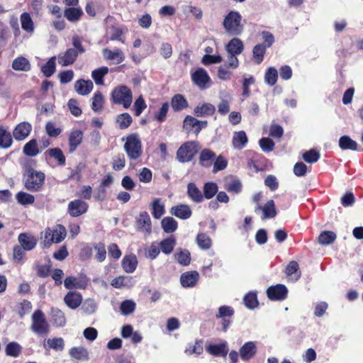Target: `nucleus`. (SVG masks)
I'll return each mask as SVG.
<instances>
[{"label": "nucleus", "instance_id": "1", "mask_svg": "<svg viewBox=\"0 0 363 363\" xmlns=\"http://www.w3.org/2000/svg\"><path fill=\"white\" fill-rule=\"evenodd\" d=\"M72 41V48L58 55V63L62 67L72 65L76 61L77 56L85 52L82 40L77 35L73 36Z\"/></svg>", "mask_w": 363, "mask_h": 363}, {"label": "nucleus", "instance_id": "2", "mask_svg": "<svg viewBox=\"0 0 363 363\" xmlns=\"http://www.w3.org/2000/svg\"><path fill=\"white\" fill-rule=\"evenodd\" d=\"M242 17L238 11H230L224 18L223 26L225 32L232 36H239L244 30Z\"/></svg>", "mask_w": 363, "mask_h": 363}, {"label": "nucleus", "instance_id": "3", "mask_svg": "<svg viewBox=\"0 0 363 363\" xmlns=\"http://www.w3.org/2000/svg\"><path fill=\"white\" fill-rule=\"evenodd\" d=\"M125 141L123 146L128 158L135 160L140 158L143 154L142 143L137 133H132L122 138Z\"/></svg>", "mask_w": 363, "mask_h": 363}, {"label": "nucleus", "instance_id": "4", "mask_svg": "<svg viewBox=\"0 0 363 363\" xmlns=\"http://www.w3.org/2000/svg\"><path fill=\"white\" fill-rule=\"evenodd\" d=\"M45 179V175L43 172L28 168L24 174V186L28 191H38L42 189Z\"/></svg>", "mask_w": 363, "mask_h": 363}, {"label": "nucleus", "instance_id": "5", "mask_svg": "<svg viewBox=\"0 0 363 363\" xmlns=\"http://www.w3.org/2000/svg\"><path fill=\"white\" fill-rule=\"evenodd\" d=\"M111 99L114 104L123 105V108H128L133 101V94L127 86L121 85L112 91Z\"/></svg>", "mask_w": 363, "mask_h": 363}, {"label": "nucleus", "instance_id": "6", "mask_svg": "<svg viewBox=\"0 0 363 363\" xmlns=\"http://www.w3.org/2000/svg\"><path fill=\"white\" fill-rule=\"evenodd\" d=\"M31 321L30 329L35 334L44 335L50 332V325L42 311H35L32 315Z\"/></svg>", "mask_w": 363, "mask_h": 363}, {"label": "nucleus", "instance_id": "7", "mask_svg": "<svg viewBox=\"0 0 363 363\" xmlns=\"http://www.w3.org/2000/svg\"><path fill=\"white\" fill-rule=\"evenodd\" d=\"M198 150L199 145L196 142H186L177 150V159L182 163L190 162L198 152Z\"/></svg>", "mask_w": 363, "mask_h": 363}, {"label": "nucleus", "instance_id": "8", "mask_svg": "<svg viewBox=\"0 0 363 363\" xmlns=\"http://www.w3.org/2000/svg\"><path fill=\"white\" fill-rule=\"evenodd\" d=\"M89 279L84 274L77 276H69L65 278L64 286L67 289H84L87 287Z\"/></svg>", "mask_w": 363, "mask_h": 363}, {"label": "nucleus", "instance_id": "9", "mask_svg": "<svg viewBox=\"0 0 363 363\" xmlns=\"http://www.w3.org/2000/svg\"><path fill=\"white\" fill-rule=\"evenodd\" d=\"M66 235L65 228L62 225H57L52 229L48 228L46 230L45 238L49 243H58L65 239Z\"/></svg>", "mask_w": 363, "mask_h": 363}, {"label": "nucleus", "instance_id": "10", "mask_svg": "<svg viewBox=\"0 0 363 363\" xmlns=\"http://www.w3.org/2000/svg\"><path fill=\"white\" fill-rule=\"evenodd\" d=\"M89 204L82 199L71 201L67 206V212L72 217H79L88 211Z\"/></svg>", "mask_w": 363, "mask_h": 363}, {"label": "nucleus", "instance_id": "11", "mask_svg": "<svg viewBox=\"0 0 363 363\" xmlns=\"http://www.w3.org/2000/svg\"><path fill=\"white\" fill-rule=\"evenodd\" d=\"M192 81L201 89H205L211 86V78L207 72L203 68H199L191 74Z\"/></svg>", "mask_w": 363, "mask_h": 363}, {"label": "nucleus", "instance_id": "12", "mask_svg": "<svg viewBox=\"0 0 363 363\" xmlns=\"http://www.w3.org/2000/svg\"><path fill=\"white\" fill-rule=\"evenodd\" d=\"M258 211H262V219L263 220L273 218L277 214L275 207V203L273 200L267 201V202L264 206H262L260 204L256 205L255 208V212L257 213Z\"/></svg>", "mask_w": 363, "mask_h": 363}, {"label": "nucleus", "instance_id": "13", "mask_svg": "<svg viewBox=\"0 0 363 363\" xmlns=\"http://www.w3.org/2000/svg\"><path fill=\"white\" fill-rule=\"evenodd\" d=\"M136 227L138 230L150 234L152 232V222L147 212L143 211L136 218Z\"/></svg>", "mask_w": 363, "mask_h": 363}, {"label": "nucleus", "instance_id": "14", "mask_svg": "<svg viewBox=\"0 0 363 363\" xmlns=\"http://www.w3.org/2000/svg\"><path fill=\"white\" fill-rule=\"evenodd\" d=\"M32 130V125L28 122H21L13 130V136L16 140H23L28 138Z\"/></svg>", "mask_w": 363, "mask_h": 363}, {"label": "nucleus", "instance_id": "15", "mask_svg": "<svg viewBox=\"0 0 363 363\" xmlns=\"http://www.w3.org/2000/svg\"><path fill=\"white\" fill-rule=\"evenodd\" d=\"M199 274L196 271L183 273L180 277V282L184 287H194L199 281Z\"/></svg>", "mask_w": 363, "mask_h": 363}, {"label": "nucleus", "instance_id": "16", "mask_svg": "<svg viewBox=\"0 0 363 363\" xmlns=\"http://www.w3.org/2000/svg\"><path fill=\"white\" fill-rule=\"evenodd\" d=\"M170 213L174 216L183 220L189 218L192 214L191 208L186 204H179L172 207Z\"/></svg>", "mask_w": 363, "mask_h": 363}, {"label": "nucleus", "instance_id": "17", "mask_svg": "<svg viewBox=\"0 0 363 363\" xmlns=\"http://www.w3.org/2000/svg\"><path fill=\"white\" fill-rule=\"evenodd\" d=\"M18 240L21 245L20 246L27 251L35 248L37 244V240L34 236L25 233L19 234Z\"/></svg>", "mask_w": 363, "mask_h": 363}, {"label": "nucleus", "instance_id": "18", "mask_svg": "<svg viewBox=\"0 0 363 363\" xmlns=\"http://www.w3.org/2000/svg\"><path fill=\"white\" fill-rule=\"evenodd\" d=\"M244 50V45L242 41L238 38H233L225 45V50L230 55H240Z\"/></svg>", "mask_w": 363, "mask_h": 363}, {"label": "nucleus", "instance_id": "19", "mask_svg": "<svg viewBox=\"0 0 363 363\" xmlns=\"http://www.w3.org/2000/svg\"><path fill=\"white\" fill-rule=\"evenodd\" d=\"M257 351L255 342H247L240 349V355L242 360H249L254 357Z\"/></svg>", "mask_w": 363, "mask_h": 363}, {"label": "nucleus", "instance_id": "20", "mask_svg": "<svg viewBox=\"0 0 363 363\" xmlns=\"http://www.w3.org/2000/svg\"><path fill=\"white\" fill-rule=\"evenodd\" d=\"M216 111V107L208 103L199 104L194 108V113L196 117H206L212 116Z\"/></svg>", "mask_w": 363, "mask_h": 363}, {"label": "nucleus", "instance_id": "21", "mask_svg": "<svg viewBox=\"0 0 363 363\" xmlns=\"http://www.w3.org/2000/svg\"><path fill=\"white\" fill-rule=\"evenodd\" d=\"M50 322L54 326L60 328L66 324V318L61 310L57 308H52L50 311Z\"/></svg>", "mask_w": 363, "mask_h": 363}, {"label": "nucleus", "instance_id": "22", "mask_svg": "<svg viewBox=\"0 0 363 363\" xmlns=\"http://www.w3.org/2000/svg\"><path fill=\"white\" fill-rule=\"evenodd\" d=\"M137 257L133 255H125L122 259V267L126 273L130 274L135 272L138 266Z\"/></svg>", "mask_w": 363, "mask_h": 363}, {"label": "nucleus", "instance_id": "23", "mask_svg": "<svg viewBox=\"0 0 363 363\" xmlns=\"http://www.w3.org/2000/svg\"><path fill=\"white\" fill-rule=\"evenodd\" d=\"M94 84L91 80L79 79L74 83V89L80 95H88L93 89Z\"/></svg>", "mask_w": 363, "mask_h": 363}, {"label": "nucleus", "instance_id": "24", "mask_svg": "<svg viewBox=\"0 0 363 363\" xmlns=\"http://www.w3.org/2000/svg\"><path fill=\"white\" fill-rule=\"evenodd\" d=\"M285 274L289 279L297 281L301 274L298 262L291 261L285 269Z\"/></svg>", "mask_w": 363, "mask_h": 363}, {"label": "nucleus", "instance_id": "25", "mask_svg": "<svg viewBox=\"0 0 363 363\" xmlns=\"http://www.w3.org/2000/svg\"><path fill=\"white\" fill-rule=\"evenodd\" d=\"M187 195L189 198L195 203H201L203 201V196L201 191L196 186V184L191 182L187 185Z\"/></svg>", "mask_w": 363, "mask_h": 363}, {"label": "nucleus", "instance_id": "26", "mask_svg": "<svg viewBox=\"0 0 363 363\" xmlns=\"http://www.w3.org/2000/svg\"><path fill=\"white\" fill-rule=\"evenodd\" d=\"M104 57L108 60H116L117 64H120L125 60L123 52L118 48L113 50L108 48L103 50Z\"/></svg>", "mask_w": 363, "mask_h": 363}, {"label": "nucleus", "instance_id": "27", "mask_svg": "<svg viewBox=\"0 0 363 363\" xmlns=\"http://www.w3.org/2000/svg\"><path fill=\"white\" fill-rule=\"evenodd\" d=\"M20 21L22 29L30 35L33 34L35 26L30 15L27 12L23 13L20 16Z\"/></svg>", "mask_w": 363, "mask_h": 363}, {"label": "nucleus", "instance_id": "28", "mask_svg": "<svg viewBox=\"0 0 363 363\" xmlns=\"http://www.w3.org/2000/svg\"><path fill=\"white\" fill-rule=\"evenodd\" d=\"M12 68L16 71L28 72L31 69V65L27 58L20 56L13 60Z\"/></svg>", "mask_w": 363, "mask_h": 363}, {"label": "nucleus", "instance_id": "29", "mask_svg": "<svg viewBox=\"0 0 363 363\" xmlns=\"http://www.w3.org/2000/svg\"><path fill=\"white\" fill-rule=\"evenodd\" d=\"M83 133L79 130H74L71 132L69 138V152H73L81 144Z\"/></svg>", "mask_w": 363, "mask_h": 363}, {"label": "nucleus", "instance_id": "30", "mask_svg": "<svg viewBox=\"0 0 363 363\" xmlns=\"http://www.w3.org/2000/svg\"><path fill=\"white\" fill-rule=\"evenodd\" d=\"M216 157V154L209 149H203L199 156V162L201 165L205 167L211 166L213 161Z\"/></svg>", "mask_w": 363, "mask_h": 363}, {"label": "nucleus", "instance_id": "31", "mask_svg": "<svg viewBox=\"0 0 363 363\" xmlns=\"http://www.w3.org/2000/svg\"><path fill=\"white\" fill-rule=\"evenodd\" d=\"M206 350L212 355L223 357H225L228 352L227 343L225 342L220 344L210 345L206 348Z\"/></svg>", "mask_w": 363, "mask_h": 363}, {"label": "nucleus", "instance_id": "32", "mask_svg": "<svg viewBox=\"0 0 363 363\" xmlns=\"http://www.w3.org/2000/svg\"><path fill=\"white\" fill-rule=\"evenodd\" d=\"M339 146L343 150H359L358 144L348 135H343L339 139Z\"/></svg>", "mask_w": 363, "mask_h": 363}, {"label": "nucleus", "instance_id": "33", "mask_svg": "<svg viewBox=\"0 0 363 363\" xmlns=\"http://www.w3.org/2000/svg\"><path fill=\"white\" fill-rule=\"evenodd\" d=\"M233 145L235 149H242L247 143V137L244 131L235 132L233 137Z\"/></svg>", "mask_w": 363, "mask_h": 363}, {"label": "nucleus", "instance_id": "34", "mask_svg": "<svg viewBox=\"0 0 363 363\" xmlns=\"http://www.w3.org/2000/svg\"><path fill=\"white\" fill-rule=\"evenodd\" d=\"M171 105L174 111H180L188 107L189 104L183 95L178 94L172 97Z\"/></svg>", "mask_w": 363, "mask_h": 363}, {"label": "nucleus", "instance_id": "35", "mask_svg": "<svg viewBox=\"0 0 363 363\" xmlns=\"http://www.w3.org/2000/svg\"><path fill=\"white\" fill-rule=\"evenodd\" d=\"M107 67H101L91 72V77L96 85H104V77L108 73Z\"/></svg>", "mask_w": 363, "mask_h": 363}, {"label": "nucleus", "instance_id": "36", "mask_svg": "<svg viewBox=\"0 0 363 363\" xmlns=\"http://www.w3.org/2000/svg\"><path fill=\"white\" fill-rule=\"evenodd\" d=\"M13 143L11 134L3 126L0 125V147L9 148Z\"/></svg>", "mask_w": 363, "mask_h": 363}, {"label": "nucleus", "instance_id": "37", "mask_svg": "<svg viewBox=\"0 0 363 363\" xmlns=\"http://www.w3.org/2000/svg\"><path fill=\"white\" fill-rule=\"evenodd\" d=\"M69 354L72 358L77 360L86 361L89 359L88 352L83 347H72L69 350Z\"/></svg>", "mask_w": 363, "mask_h": 363}, {"label": "nucleus", "instance_id": "38", "mask_svg": "<svg viewBox=\"0 0 363 363\" xmlns=\"http://www.w3.org/2000/svg\"><path fill=\"white\" fill-rule=\"evenodd\" d=\"M83 14L80 8L71 7L65 10V17L70 22H77Z\"/></svg>", "mask_w": 363, "mask_h": 363}, {"label": "nucleus", "instance_id": "39", "mask_svg": "<svg viewBox=\"0 0 363 363\" xmlns=\"http://www.w3.org/2000/svg\"><path fill=\"white\" fill-rule=\"evenodd\" d=\"M44 347L56 351H62L65 347L64 340L62 337L49 338L44 344Z\"/></svg>", "mask_w": 363, "mask_h": 363}, {"label": "nucleus", "instance_id": "40", "mask_svg": "<svg viewBox=\"0 0 363 363\" xmlns=\"http://www.w3.org/2000/svg\"><path fill=\"white\" fill-rule=\"evenodd\" d=\"M56 70V57H50L48 61L42 66L41 72L46 77H50Z\"/></svg>", "mask_w": 363, "mask_h": 363}, {"label": "nucleus", "instance_id": "41", "mask_svg": "<svg viewBox=\"0 0 363 363\" xmlns=\"http://www.w3.org/2000/svg\"><path fill=\"white\" fill-rule=\"evenodd\" d=\"M174 257L181 265L187 266L191 262V254L187 250H178L175 253Z\"/></svg>", "mask_w": 363, "mask_h": 363}, {"label": "nucleus", "instance_id": "42", "mask_svg": "<svg viewBox=\"0 0 363 363\" xmlns=\"http://www.w3.org/2000/svg\"><path fill=\"white\" fill-rule=\"evenodd\" d=\"M196 241L198 246L204 250L210 249L212 245L211 238L203 233H199L197 235Z\"/></svg>", "mask_w": 363, "mask_h": 363}, {"label": "nucleus", "instance_id": "43", "mask_svg": "<svg viewBox=\"0 0 363 363\" xmlns=\"http://www.w3.org/2000/svg\"><path fill=\"white\" fill-rule=\"evenodd\" d=\"M162 228L165 233H171L174 232L177 227V222L172 217H165L161 222Z\"/></svg>", "mask_w": 363, "mask_h": 363}, {"label": "nucleus", "instance_id": "44", "mask_svg": "<svg viewBox=\"0 0 363 363\" xmlns=\"http://www.w3.org/2000/svg\"><path fill=\"white\" fill-rule=\"evenodd\" d=\"M152 213L155 218H160L164 213V205L160 199H155L152 204Z\"/></svg>", "mask_w": 363, "mask_h": 363}, {"label": "nucleus", "instance_id": "45", "mask_svg": "<svg viewBox=\"0 0 363 363\" xmlns=\"http://www.w3.org/2000/svg\"><path fill=\"white\" fill-rule=\"evenodd\" d=\"M218 185L214 182H206L203 185V199H212L218 192Z\"/></svg>", "mask_w": 363, "mask_h": 363}, {"label": "nucleus", "instance_id": "46", "mask_svg": "<svg viewBox=\"0 0 363 363\" xmlns=\"http://www.w3.org/2000/svg\"><path fill=\"white\" fill-rule=\"evenodd\" d=\"M113 179L110 174H108L104 177V178L102 179V181L101 182V184H100V186L99 189V194L96 196V198L98 200L102 201L104 199L105 194H106L105 187L110 186L113 183Z\"/></svg>", "mask_w": 363, "mask_h": 363}, {"label": "nucleus", "instance_id": "47", "mask_svg": "<svg viewBox=\"0 0 363 363\" xmlns=\"http://www.w3.org/2000/svg\"><path fill=\"white\" fill-rule=\"evenodd\" d=\"M116 121L119 128L126 129L132 123L133 119L129 113H123L117 116Z\"/></svg>", "mask_w": 363, "mask_h": 363}, {"label": "nucleus", "instance_id": "48", "mask_svg": "<svg viewBox=\"0 0 363 363\" xmlns=\"http://www.w3.org/2000/svg\"><path fill=\"white\" fill-rule=\"evenodd\" d=\"M203 351L202 342L199 340L195 341L194 343H189L185 350L184 352L187 355L196 354L199 355Z\"/></svg>", "mask_w": 363, "mask_h": 363}, {"label": "nucleus", "instance_id": "49", "mask_svg": "<svg viewBox=\"0 0 363 363\" xmlns=\"http://www.w3.org/2000/svg\"><path fill=\"white\" fill-rule=\"evenodd\" d=\"M23 152L27 156H36L39 153L37 140L32 139L28 143H27L23 147Z\"/></svg>", "mask_w": 363, "mask_h": 363}, {"label": "nucleus", "instance_id": "50", "mask_svg": "<svg viewBox=\"0 0 363 363\" xmlns=\"http://www.w3.org/2000/svg\"><path fill=\"white\" fill-rule=\"evenodd\" d=\"M176 245V240L174 237H169L163 240L160 243L161 251L167 255L170 254Z\"/></svg>", "mask_w": 363, "mask_h": 363}, {"label": "nucleus", "instance_id": "51", "mask_svg": "<svg viewBox=\"0 0 363 363\" xmlns=\"http://www.w3.org/2000/svg\"><path fill=\"white\" fill-rule=\"evenodd\" d=\"M16 199L17 202L23 206L33 204L35 201V197L33 195L24 191H19L16 195Z\"/></svg>", "mask_w": 363, "mask_h": 363}, {"label": "nucleus", "instance_id": "52", "mask_svg": "<svg viewBox=\"0 0 363 363\" xmlns=\"http://www.w3.org/2000/svg\"><path fill=\"white\" fill-rule=\"evenodd\" d=\"M91 108L94 112L100 111L104 105V98L100 91H96L91 99Z\"/></svg>", "mask_w": 363, "mask_h": 363}, {"label": "nucleus", "instance_id": "53", "mask_svg": "<svg viewBox=\"0 0 363 363\" xmlns=\"http://www.w3.org/2000/svg\"><path fill=\"white\" fill-rule=\"evenodd\" d=\"M46 153H48L51 157L56 160L59 165L64 166L65 164V157L63 152L60 148H50L47 150Z\"/></svg>", "mask_w": 363, "mask_h": 363}, {"label": "nucleus", "instance_id": "54", "mask_svg": "<svg viewBox=\"0 0 363 363\" xmlns=\"http://www.w3.org/2000/svg\"><path fill=\"white\" fill-rule=\"evenodd\" d=\"M278 72L274 67H269L265 72L264 82L269 86H274L277 81Z\"/></svg>", "mask_w": 363, "mask_h": 363}, {"label": "nucleus", "instance_id": "55", "mask_svg": "<svg viewBox=\"0 0 363 363\" xmlns=\"http://www.w3.org/2000/svg\"><path fill=\"white\" fill-rule=\"evenodd\" d=\"M266 52V46L262 44L256 45L253 50L252 54L255 61L257 64H260L264 59V55Z\"/></svg>", "mask_w": 363, "mask_h": 363}, {"label": "nucleus", "instance_id": "56", "mask_svg": "<svg viewBox=\"0 0 363 363\" xmlns=\"http://www.w3.org/2000/svg\"><path fill=\"white\" fill-rule=\"evenodd\" d=\"M135 306L136 304L133 300H125L120 306L121 314L128 315L133 313L135 309Z\"/></svg>", "mask_w": 363, "mask_h": 363}, {"label": "nucleus", "instance_id": "57", "mask_svg": "<svg viewBox=\"0 0 363 363\" xmlns=\"http://www.w3.org/2000/svg\"><path fill=\"white\" fill-rule=\"evenodd\" d=\"M336 234L332 231H323L319 235V243L330 245L336 240Z\"/></svg>", "mask_w": 363, "mask_h": 363}, {"label": "nucleus", "instance_id": "58", "mask_svg": "<svg viewBox=\"0 0 363 363\" xmlns=\"http://www.w3.org/2000/svg\"><path fill=\"white\" fill-rule=\"evenodd\" d=\"M242 184L238 179H233L225 184V189L230 193L239 194L242 191Z\"/></svg>", "mask_w": 363, "mask_h": 363}, {"label": "nucleus", "instance_id": "59", "mask_svg": "<svg viewBox=\"0 0 363 363\" xmlns=\"http://www.w3.org/2000/svg\"><path fill=\"white\" fill-rule=\"evenodd\" d=\"M21 346L16 342H11L9 343L6 347V354L8 356L16 357L19 355L21 352Z\"/></svg>", "mask_w": 363, "mask_h": 363}, {"label": "nucleus", "instance_id": "60", "mask_svg": "<svg viewBox=\"0 0 363 363\" xmlns=\"http://www.w3.org/2000/svg\"><path fill=\"white\" fill-rule=\"evenodd\" d=\"M267 295H286L288 289L284 284L272 286L267 289Z\"/></svg>", "mask_w": 363, "mask_h": 363}, {"label": "nucleus", "instance_id": "61", "mask_svg": "<svg viewBox=\"0 0 363 363\" xmlns=\"http://www.w3.org/2000/svg\"><path fill=\"white\" fill-rule=\"evenodd\" d=\"M234 315V309L229 306H222L218 308V312L216 315L217 318L225 319L230 318Z\"/></svg>", "mask_w": 363, "mask_h": 363}, {"label": "nucleus", "instance_id": "62", "mask_svg": "<svg viewBox=\"0 0 363 363\" xmlns=\"http://www.w3.org/2000/svg\"><path fill=\"white\" fill-rule=\"evenodd\" d=\"M169 108L168 102L162 104L160 110L155 114V118L157 122L162 123L166 119Z\"/></svg>", "mask_w": 363, "mask_h": 363}, {"label": "nucleus", "instance_id": "63", "mask_svg": "<svg viewBox=\"0 0 363 363\" xmlns=\"http://www.w3.org/2000/svg\"><path fill=\"white\" fill-rule=\"evenodd\" d=\"M65 304L72 309L77 308L82 303V296H64Z\"/></svg>", "mask_w": 363, "mask_h": 363}, {"label": "nucleus", "instance_id": "64", "mask_svg": "<svg viewBox=\"0 0 363 363\" xmlns=\"http://www.w3.org/2000/svg\"><path fill=\"white\" fill-rule=\"evenodd\" d=\"M138 176L139 181L143 183H149L152 181V171L147 167L142 168L140 170Z\"/></svg>", "mask_w": 363, "mask_h": 363}]
</instances>
